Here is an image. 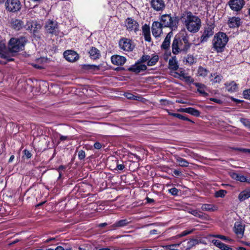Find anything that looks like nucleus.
Returning a JSON list of instances; mask_svg holds the SVG:
<instances>
[{"instance_id": "f257e3e1", "label": "nucleus", "mask_w": 250, "mask_h": 250, "mask_svg": "<svg viewBox=\"0 0 250 250\" xmlns=\"http://www.w3.org/2000/svg\"><path fill=\"white\" fill-rule=\"evenodd\" d=\"M181 20L187 29L191 33L197 32L201 27V19L190 11L184 12L181 15Z\"/></svg>"}, {"instance_id": "f03ea898", "label": "nucleus", "mask_w": 250, "mask_h": 250, "mask_svg": "<svg viewBox=\"0 0 250 250\" xmlns=\"http://www.w3.org/2000/svg\"><path fill=\"white\" fill-rule=\"evenodd\" d=\"M228 41L229 38L225 33L221 32L216 33L212 40L213 49L218 53L223 52Z\"/></svg>"}, {"instance_id": "7ed1b4c3", "label": "nucleus", "mask_w": 250, "mask_h": 250, "mask_svg": "<svg viewBox=\"0 0 250 250\" xmlns=\"http://www.w3.org/2000/svg\"><path fill=\"white\" fill-rule=\"evenodd\" d=\"M26 39L24 37L20 38H12L9 41V51L12 56L14 53H16L24 49L26 42Z\"/></svg>"}, {"instance_id": "20e7f679", "label": "nucleus", "mask_w": 250, "mask_h": 250, "mask_svg": "<svg viewBox=\"0 0 250 250\" xmlns=\"http://www.w3.org/2000/svg\"><path fill=\"white\" fill-rule=\"evenodd\" d=\"M190 47V44H186L180 40V38H174L172 44V53L178 54L181 52H186Z\"/></svg>"}, {"instance_id": "39448f33", "label": "nucleus", "mask_w": 250, "mask_h": 250, "mask_svg": "<svg viewBox=\"0 0 250 250\" xmlns=\"http://www.w3.org/2000/svg\"><path fill=\"white\" fill-rule=\"evenodd\" d=\"M160 22L162 24V26L169 27L172 29H175L177 27L178 24V21L176 18H172L168 14L162 15Z\"/></svg>"}, {"instance_id": "423d86ee", "label": "nucleus", "mask_w": 250, "mask_h": 250, "mask_svg": "<svg viewBox=\"0 0 250 250\" xmlns=\"http://www.w3.org/2000/svg\"><path fill=\"white\" fill-rule=\"evenodd\" d=\"M5 7L7 11L15 13L21 9V3L19 0H6Z\"/></svg>"}, {"instance_id": "0eeeda50", "label": "nucleus", "mask_w": 250, "mask_h": 250, "mask_svg": "<svg viewBox=\"0 0 250 250\" xmlns=\"http://www.w3.org/2000/svg\"><path fill=\"white\" fill-rule=\"evenodd\" d=\"M214 27L215 25L213 23L210 22L208 23L207 26L205 27L203 35L201 37V42L203 43L207 42L208 38L213 35Z\"/></svg>"}, {"instance_id": "6e6552de", "label": "nucleus", "mask_w": 250, "mask_h": 250, "mask_svg": "<svg viewBox=\"0 0 250 250\" xmlns=\"http://www.w3.org/2000/svg\"><path fill=\"white\" fill-rule=\"evenodd\" d=\"M144 62L141 61V58L134 64L131 65L128 70L136 74L144 72L147 69V66L144 64Z\"/></svg>"}, {"instance_id": "1a4fd4ad", "label": "nucleus", "mask_w": 250, "mask_h": 250, "mask_svg": "<svg viewBox=\"0 0 250 250\" xmlns=\"http://www.w3.org/2000/svg\"><path fill=\"white\" fill-rule=\"evenodd\" d=\"M11 56V53L9 51V46L7 48L4 43L0 42V58L10 62L14 61Z\"/></svg>"}, {"instance_id": "9d476101", "label": "nucleus", "mask_w": 250, "mask_h": 250, "mask_svg": "<svg viewBox=\"0 0 250 250\" xmlns=\"http://www.w3.org/2000/svg\"><path fill=\"white\" fill-rule=\"evenodd\" d=\"M159 61V56L156 54H153L151 56L148 55H144L141 57V61L147 62V65L149 66H153Z\"/></svg>"}, {"instance_id": "9b49d317", "label": "nucleus", "mask_w": 250, "mask_h": 250, "mask_svg": "<svg viewBox=\"0 0 250 250\" xmlns=\"http://www.w3.org/2000/svg\"><path fill=\"white\" fill-rule=\"evenodd\" d=\"M119 46L121 49L128 52L131 51L135 46L132 41L126 38H124L120 40Z\"/></svg>"}, {"instance_id": "f8f14e48", "label": "nucleus", "mask_w": 250, "mask_h": 250, "mask_svg": "<svg viewBox=\"0 0 250 250\" xmlns=\"http://www.w3.org/2000/svg\"><path fill=\"white\" fill-rule=\"evenodd\" d=\"M45 28L48 33L57 35L58 33V25L55 21H48L45 23Z\"/></svg>"}, {"instance_id": "ddd939ff", "label": "nucleus", "mask_w": 250, "mask_h": 250, "mask_svg": "<svg viewBox=\"0 0 250 250\" xmlns=\"http://www.w3.org/2000/svg\"><path fill=\"white\" fill-rule=\"evenodd\" d=\"M245 4L244 0H230L229 5L230 8L233 11H240Z\"/></svg>"}, {"instance_id": "4468645a", "label": "nucleus", "mask_w": 250, "mask_h": 250, "mask_svg": "<svg viewBox=\"0 0 250 250\" xmlns=\"http://www.w3.org/2000/svg\"><path fill=\"white\" fill-rule=\"evenodd\" d=\"M126 29L129 31L136 32L139 30V24L134 19L128 18L125 22Z\"/></svg>"}, {"instance_id": "2eb2a0df", "label": "nucleus", "mask_w": 250, "mask_h": 250, "mask_svg": "<svg viewBox=\"0 0 250 250\" xmlns=\"http://www.w3.org/2000/svg\"><path fill=\"white\" fill-rule=\"evenodd\" d=\"M197 244V241L195 239L186 240L180 243L175 244L180 247L181 250H188L195 246Z\"/></svg>"}, {"instance_id": "dca6fc26", "label": "nucleus", "mask_w": 250, "mask_h": 250, "mask_svg": "<svg viewBox=\"0 0 250 250\" xmlns=\"http://www.w3.org/2000/svg\"><path fill=\"white\" fill-rule=\"evenodd\" d=\"M150 4L151 7L156 11H162L166 7L164 0H151Z\"/></svg>"}, {"instance_id": "f3484780", "label": "nucleus", "mask_w": 250, "mask_h": 250, "mask_svg": "<svg viewBox=\"0 0 250 250\" xmlns=\"http://www.w3.org/2000/svg\"><path fill=\"white\" fill-rule=\"evenodd\" d=\"M41 26L36 21H30L27 22L24 25V28L30 31L31 33H35L38 29H40Z\"/></svg>"}, {"instance_id": "a211bd4d", "label": "nucleus", "mask_w": 250, "mask_h": 250, "mask_svg": "<svg viewBox=\"0 0 250 250\" xmlns=\"http://www.w3.org/2000/svg\"><path fill=\"white\" fill-rule=\"evenodd\" d=\"M162 24L158 21H154L152 25V33L153 36L155 38L160 36L162 33Z\"/></svg>"}, {"instance_id": "6ab92c4d", "label": "nucleus", "mask_w": 250, "mask_h": 250, "mask_svg": "<svg viewBox=\"0 0 250 250\" xmlns=\"http://www.w3.org/2000/svg\"><path fill=\"white\" fill-rule=\"evenodd\" d=\"M65 59L70 62H74L79 59L78 54L73 50H66L63 53Z\"/></svg>"}, {"instance_id": "aec40b11", "label": "nucleus", "mask_w": 250, "mask_h": 250, "mask_svg": "<svg viewBox=\"0 0 250 250\" xmlns=\"http://www.w3.org/2000/svg\"><path fill=\"white\" fill-rule=\"evenodd\" d=\"M226 90L229 93H234L238 91V84L235 81L227 82L225 83Z\"/></svg>"}, {"instance_id": "412c9836", "label": "nucleus", "mask_w": 250, "mask_h": 250, "mask_svg": "<svg viewBox=\"0 0 250 250\" xmlns=\"http://www.w3.org/2000/svg\"><path fill=\"white\" fill-rule=\"evenodd\" d=\"M111 61L113 64L117 65H123L126 62L125 57L120 55H113L111 58Z\"/></svg>"}, {"instance_id": "4be33fe9", "label": "nucleus", "mask_w": 250, "mask_h": 250, "mask_svg": "<svg viewBox=\"0 0 250 250\" xmlns=\"http://www.w3.org/2000/svg\"><path fill=\"white\" fill-rule=\"evenodd\" d=\"M230 175L231 177L237 181L241 182H248L250 183V179H248L247 177L244 176L243 175L234 172H232L230 173Z\"/></svg>"}, {"instance_id": "5701e85b", "label": "nucleus", "mask_w": 250, "mask_h": 250, "mask_svg": "<svg viewBox=\"0 0 250 250\" xmlns=\"http://www.w3.org/2000/svg\"><path fill=\"white\" fill-rule=\"evenodd\" d=\"M244 230L245 227L240 222H235L234 231L238 237H241L243 236Z\"/></svg>"}, {"instance_id": "b1692460", "label": "nucleus", "mask_w": 250, "mask_h": 250, "mask_svg": "<svg viewBox=\"0 0 250 250\" xmlns=\"http://www.w3.org/2000/svg\"><path fill=\"white\" fill-rule=\"evenodd\" d=\"M10 23L11 27L16 30H19L24 27L23 22L19 19H12Z\"/></svg>"}, {"instance_id": "393cba45", "label": "nucleus", "mask_w": 250, "mask_h": 250, "mask_svg": "<svg viewBox=\"0 0 250 250\" xmlns=\"http://www.w3.org/2000/svg\"><path fill=\"white\" fill-rule=\"evenodd\" d=\"M240 19L238 17L230 18L228 21V25L230 28L237 27L240 25Z\"/></svg>"}, {"instance_id": "a878e982", "label": "nucleus", "mask_w": 250, "mask_h": 250, "mask_svg": "<svg viewBox=\"0 0 250 250\" xmlns=\"http://www.w3.org/2000/svg\"><path fill=\"white\" fill-rule=\"evenodd\" d=\"M143 34L145 37V41L147 42L151 41L150 27L148 25L145 24L142 27Z\"/></svg>"}, {"instance_id": "bb28decb", "label": "nucleus", "mask_w": 250, "mask_h": 250, "mask_svg": "<svg viewBox=\"0 0 250 250\" xmlns=\"http://www.w3.org/2000/svg\"><path fill=\"white\" fill-rule=\"evenodd\" d=\"M250 197V189H246L241 191L238 195V199L243 202Z\"/></svg>"}, {"instance_id": "cd10ccee", "label": "nucleus", "mask_w": 250, "mask_h": 250, "mask_svg": "<svg viewBox=\"0 0 250 250\" xmlns=\"http://www.w3.org/2000/svg\"><path fill=\"white\" fill-rule=\"evenodd\" d=\"M88 53L90 58L92 59H97L100 56V51L94 47H91Z\"/></svg>"}, {"instance_id": "c85d7f7f", "label": "nucleus", "mask_w": 250, "mask_h": 250, "mask_svg": "<svg viewBox=\"0 0 250 250\" xmlns=\"http://www.w3.org/2000/svg\"><path fill=\"white\" fill-rule=\"evenodd\" d=\"M179 67L178 62L176 60L175 56L172 57L169 60L168 62V67L170 69L176 70L178 69Z\"/></svg>"}, {"instance_id": "c756f323", "label": "nucleus", "mask_w": 250, "mask_h": 250, "mask_svg": "<svg viewBox=\"0 0 250 250\" xmlns=\"http://www.w3.org/2000/svg\"><path fill=\"white\" fill-rule=\"evenodd\" d=\"M172 36V33L171 32H169L167 34V36L166 37L164 41L163 42L162 44L161 45V48L164 49H167L169 48L170 42V39Z\"/></svg>"}, {"instance_id": "7c9ffc66", "label": "nucleus", "mask_w": 250, "mask_h": 250, "mask_svg": "<svg viewBox=\"0 0 250 250\" xmlns=\"http://www.w3.org/2000/svg\"><path fill=\"white\" fill-rule=\"evenodd\" d=\"M222 78V76L220 74H218L217 73L211 74L210 76V81L213 84L219 83L221 81Z\"/></svg>"}, {"instance_id": "2f4dec72", "label": "nucleus", "mask_w": 250, "mask_h": 250, "mask_svg": "<svg viewBox=\"0 0 250 250\" xmlns=\"http://www.w3.org/2000/svg\"><path fill=\"white\" fill-rule=\"evenodd\" d=\"M201 209L204 211L213 212L217 210L218 207L212 204H203L201 207Z\"/></svg>"}, {"instance_id": "473e14b6", "label": "nucleus", "mask_w": 250, "mask_h": 250, "mask_svg": "<svg viewBox=\"0 0 250 250\" xmlns=\"http://www.w3.org/2000/svg\"><path fill=\"white\" fill-rule=\"evenodd\" d=\"M175 159L178 165L182 167H187L188 166L189 163L185 159L178 156H174Z\"/></svg>"}, {"instance_id": "72a5a7b5", "label": "nucleus", "mask_w": 250, "mask_h": 250, "mask_svg": "<svg viewBox=\"0 0 250 250\" xmlns=\"http://www.w3.org/2000/svg\"><path fill=\"white\" fill-rule=\"evenodd\" d=\"M194 84L197 87V91L200 94L207 96L208 93L205 91L206 85L204 84L199 83H194Z\"/></svg>"}, {"instance_id": "f704fd0d", "label": "nucleus", "mask_w": 250, "mask_h": 250, "mask_svg": "<svg viewBox=\"0 0 250 250\" xmlns=\"http://www.w3.org/2000/svg\"><path fill=\"white\" fill-rule=\"evenodd\" d=\"M178 75L180 79L184 80L187 83H192L193 82V79L190 76H188L183 71H181Z\"/></svg>"}, {"instance_id": "c9c22d12", "label": "nucleus", "mask_w": 250, "mask_h": 250, "mask_svg": "<svg viewBox=\"0 0 250 250\" xmlns=\"http://www.w3.org/2000/svg\"><path fill=\"white\" fill-rule=\"evenodd\" d=\"M167 112L168 113V115L172 116L173 117H176L179 119L184 120V121H188L192 123H193V121H192L190 119L188 118L185 116H183L181 114H178V113H171L168 110H167Z\"/></svg>"}, {"instance_id": "e433bc0d", "label": "nucleus", "mask_w": 250, "mask_h": 250, "mask_svg": "<svg viewBox=\"0 0 250 250\" xmlns=\"http://www.w3.org/2000/svg\"><path fill=\"white\" fill-rule=\"evenodd\" d=\"M128 224V222L126 219H123L115 222L112 225V227L114 228L123 227L126 226Z\"/></svg>"}, {"instance_id": "4c0bfd02", "label": "nucleus", "mask_w": 250, "mask_h": 250, "mask_svg": "<svg viewBox=\"0 0 250 250\" xmlns=\"http://www.w3.org/2000/svg\"><path fill=\"white\" fill-rule=\"evenodd\" d=\"M189 212L194 215V216L198 217L199 218L204 219L206 218L205 214H203L199 210L192 209L189 211Z\"/></svg>"}, {"instance_id": "58836bf2", "label": "nucleus", "mask_w": 250, "mask_h": 250, "mask_svg": "<svg viewBox=\"0 0 250 250\" xmlns=\"http://www.w3.org/2000/svg\"><path fill=\"white\" fill-rule=\"evenodd\" d=\"M198 75L199 76L205 77L208 73V71L202 66H199L197 70Z\"/></svg>"}, {"instance_id": "ea45409f", "label": "nucleus", "mask_w": 250, "mask_h": 250, "mask_svg": "<svg viewBox=\"0 0 250 250\" xmlns=\"http://www.w3.org/2000/svg\"><path fill=\"white\" fill-rule=\"evenodd\" d=\"M187 113L190 114L195 117H199L200 115V112L192 107H187Z\"/></svg>"}, {"instance_id": "a19ab883", "label": "nucleus", "mask_w": 250, "mask_h": 250, "mask_svg": "<svg viewBox=\"0 0 250 250\" xmlns=\"http://www.w3.org/2000/svg\"><path fill=\"white\" fill-rule=\"evenodd\" d=\"M184 62H186V64H188L190 65L196 62V59L193 56L188 55L185 58V61H184Z\"/></svg>"}, {"instance_id": "79ce46f5", "label": "nucleus", "mask_w": 250, "mask_h": 250, "mask_svg": "<svg viewBox=\"0 0 250 250\" xmlns=\"http://www.w3.org/2000/svg\"><path fill=\"white\" fill-rule=\"evenodd\" d=\"M85 67L86 69L90 70L92 72H96L100 69V67L99 65L98 66L95 65H87Z\"/></svg>"}, {"instance_id": "37998d69", "label": "nucleus", "mask_w": 250, "mask_h": 250, "mask_svg": "<svg viewBox=\"0 0 250 250\" xmlns=\"http://www.w3.org/2000/svg\"><path fill=\"white\" fill-rule=\"evenodd\" d=\"M227 193V191L226 190L220 189L215 192V196L217 198H223L226 195Z\"/></svg>"}, {"instance_id": "c03bdc74", "label": "nucleus", "mask_w": 250, "mask_h": 250, "mask_svg": "<svg viewBox=\"0 0 250 250\" xmlns=\"http://www.w3.org/2000/svg\"><path fill=\"white\" fill-rule=\"evenodd\" d=\"M193 230L194 229H193L190 230H185L183 231L182 232H181V233H180V234L177 235L176 237H181L186 236L187 235L191 233L193 231Z\"/></svg>"}, {"instance_id": "a18cd8bd", "label": "nucleus", "mask_w": 250, "mask_h": 250, "mask_svg": "<svg viewBox=\"0 0 250 250\" xmlns=\"http://www.w3.org/2000/svg\"><path fill=\"white\" fill-rule=\"evenodd\" d=\"M240 122L246 127L250 128V121L245 118H241L240 119Z\"/></svg>"}, {"instance_id": "49530a36", "label": "nucleus", "mask_w": 250, "mask_h": 250, "mask_svg": "<svg viewBox=\"0 0 250 250\" xmlns=\"http://www.w3.org/2000/svg\"><path fill=\"white\" fill-rule=\"evenodd\" d=\"M180 40L186 44H190V45H191V44L188 42V37L187 35L182 36L181 39H180Z\"/></svg>"}, {"instance_id": "de8ad7c7", "label": "nucleus", "mask_w": 250, "mask_h": 250, "mask_svg": "<svg viewBox=\"0 0 250 250\" xmlns=\"http://www.w3.org/2000/svg\"><path fill=\"white\" fill-rule=\"evenodd\" d=\"M212 243L218 248H220L223 244L220 241L216 239H213L211 241Z\"/></svg>"}, {"instance_id": "09e8293b", "label": "nucleus", "mask_w": 250, "mask_h": 250, "mask_svg": "<svg viewBox=\"0 0 250 250\" xmlns=\"http://www.w3.org/2000/svg\"><path fill=\"white\" fill-rule=\"evenodd\" d=\"M243 96L245 99L250 100V89L243 91Z\"/></svg>"}, {"instance_id": "8fccbe9b", "label": "nucleus", "mask_w": 250, "mask_h": 250, "mask_svg": "<svg viewBox=\"0 0 250 250\" xmlns=\"http://www.w3.org/2000/svg\"><path fill=\"white\" fill-rule=\"evenodd\" d=\"M211 237H214V238H219V239L224 240V241L228 240V237H226L225 236L222 235H219V234H215V235L214 234V235H212Z\"/></svg>"}, {"instance_id": "3c124183", "label": "nucleus", "mask_w": 250, "mask_h": 250, "mask_svg": "<svg viewBox=\"0 0 250 250\" xmlns=\"http://www.w3.org/2000/svg\"><path fill=\"white\" fill-rule=\"evenodd\" d=\"M85 157V154L84 151L81 150L78 153V158L80 160L83 159Z\"/></svg>"}, {"instance_id": "603ef678", "label": "nucleus", "mask_w": 250, "mask_h": 250, "mask_svg": "<svg viewBox=\"0 0 250 250\" xmlns=\"http://www.w3.org/2000/svg\"><path fill=\"white\" fill-rule=\"evenodd\" d=\"M219 249L221 250H232V249L231 247L224 243L222 244Z\"/></svg>"}, {"instance_id": "864d4df0", "label": "nucleus", "mask_w": 250, "mask_h": 250, "mask_svg": "<svg viewBox=\"0 0 250 250\" xmlns=\"http://www.w3.org/2000/svg\"><path fill=\"white\" fill-rule=\"evenodd\" d=\"M169 192L173 195H177L178 193V190L175 188H172L169 189Z\"/></svg>"}, {"instance_id": "5fc2aeb1", "label": "nucleus", "mask_w": 250, "mask_h": 250, "mask_svg": "<svg viewBox=\"0 0 250 250\" xmlns=\"http://www.w3.org/2000/svg\"><path fill=\"white\" fill-rule=\"evenodd\" d=\"M60 135V141H64L66 140H70V137L68 136H63L61 134Z\"/></svg>"}, {"instance_id": "6e6d98bb", "label": "nucleus", "mask_w": 250, "mask_h": 250, "mask_svg": "<svg viewBox=\"0 0 250 250\" xmlns=\"http://www.w3.org/2000/svg\"><path fill=\"white\" fill-rule=\"evenodd\" d=\"M209 100L220 104L223 103V101L219 99L211 98Z\"/></svg>"}, {"instance_id": "4d7b16f0", "label": "nucleus", "mask_w": 250, "mask_h": 250, "mask_svg": "<svg viewBox=\"0 0 250 250\" xmlns=\"http://www.w3.org/2000/svg\"><path fill=\"white\" fill-rule=\"evenodd\" d=\"M102 145L99 142H96L94 144V147L97 149H100L102 148Z\"/></svg>"}, {"instance_id": "13d9d810", "label": "nucleus", "mask_w": 250, "mask_h": 250, "mask_svg": "<svg viewBox=\"0 0 250 250\" xmlns=\"http://www.w3.org/2000/svg\"><path fill=\"white\" fill-rule=\"evenodd\" d=\"M125 96L128 99H135V96L131 93H125Z\"/></svg>"}, {"instance_id": "bf43d9fd", "label": "nucleus", "mask_w": 250, "mask_h": 250, "mask_svg": "<svg viewBox=\"0 0 250 250\" xmlns=\"http://www.w3.org/2000/svg\"><path fill=\"white\" fill-rule=\"evenodd\" d=\"M65 169V167L63 166H60L58 168V171H59V178H60L62 176V174H61V170H63Z\"/></svg>"}, {"instance_id": "052dcab7", "label": "nucleus", "mask_w": 250, "mask_h": 250, "mask_svg": "<svg viewBox=\"0 0 250 250\" xmlns=\"http://www.w3.org/2000/svg\"><path fill=\"white\" fill-rule=\"evenodd\" d=\"M125 167L123 164H117V168L120 170H122L125 168Z\"/></svg>"}, {"instance_id": "680f3d73", "label": "nucleus", "mask_w": 250, "mask_h": 250, "mask_svg": "<svg viewBox=\"0 0 250 250\" xmlns=\"http://www.w3.org/2000/svg\"><path fill=\"white\" fill-rule=\"evenodd\" d=\"M24 154L27 156V157L28 158H30L31 157V153L29 151H28V150H24Z\"/></svg>"}, {"instance_id": "e2e57ef3", "label": "nucleus", "mask_w": 250, "mask_h": 250, "mask_svg": "<svg viewBox=\"0 0 250 250\" xmlns=\"http://www.w3.org/2000/svg\"><path fill=\"white\" fill-rule=\"evenodd\" d=\"M177 111L178 112H185V113H187V108H179L177 110Z\"/></svg>"}, {"instance_id": "0e129e2a", "label": "nucleus", "mask_w": 250, "mask_h": 250, "mask_svg": "<svg viewBox=\"0 0 250 250\" xmlns=\"http://www.w3.org/2000/svg\"><path fill=\"white\" fill-rule=\"evenodd\" d=\"M33 66L35 68H38V69H42V68H43L42 66L41 65H39L38 64H33Z\"/></svg>"}, {"instance_id": "69168bd1", "label": "nucleus", "mask_w": 250, "mask_h": 250, "mask_svg": "<svg viewBox=\"0 0 250 250\" xmlns=\"http://www.w3.org/2000/svg\"><path fill=\"white\" fill-rule=\"evenodd\" d=\"M243 152L245 153H249L250 154V149L244 148L241 149Z\"/></svg>"}, {"instance_id": "338daca9", "label": "nucleus", "mask_w": 250, "mask_h": 250, "mask_svg": "<svg viewBox=\"0 0 250 250\" xmlns=\"http://www.w3.org/2000/svg\"><path fill=\"white\" fill-rule=\"evenodd\" d=\"M173 173L174 174H175L177 176L181 174V172L178 170L175 169L173 171Z\"/></svg>"}, {"instance_id": "774afa93", "label": "nucleus", "mask_w": 250, "mask_h": 250, "mask_svg": "<svg viewBox=\"0 0 250 250\" xmlns=\"http://www.w3.org/2000/svg\"><path fill=\"white\" fill-rule=\"evenodd\" d=\"M55 250H64L63 247L61 246L57 247Z\"/></svg>"}]
</instances>
